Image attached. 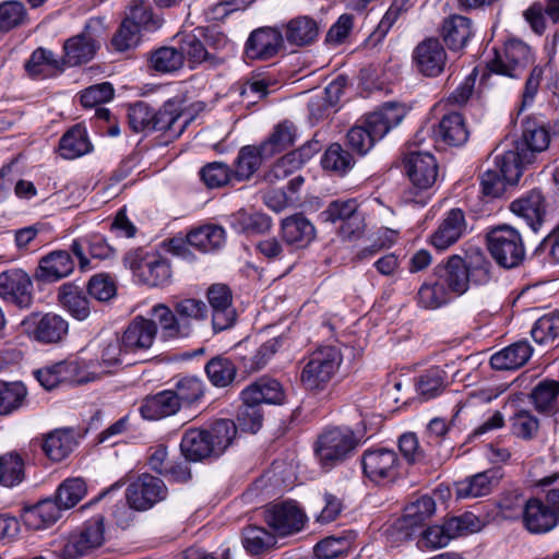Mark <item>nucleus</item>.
Returning a JSON list of instances; mask_svg holds the SVG:
<instances>
[{"mask_svg": "<svg viewBox=\"0 0 559 559\" xmlns=\"http://www.w3.org/2000/svg\"><path fill=\"white\" fill-rule=\"evenodd\" d=\"M404 117L405 109L403 106L386 103L379 110L367 115L361 123L348 130L346 144L357 155L364 156L378 140H381L392 128L400 124Z\"/></svg>", "mask_w": 559, "mask_h": 559, "instance_id": "nucleus-1", "label": "nucleus"}, {"mask_svg": "<svg viewBox=\"0 0 559 559\" xmlns=\"http://www.w3.org/2000/svg\"><path fill=\"white\" fill-rule=\"evenodd\" d=\"M549 143L550 134L545 126L527 122L522 139L515 143L514 148L502 154V167L507 179H520L524 167L534 162L536 153L546 151Z\"/></svg>", "mask_w": 559, "mask_h": 559, "instance_id": "nucleus-2", "label": "nucleus"}, {"mask_svg": "<svg viewBox=\"0 0 559 559\" xmlns=\"http://www.w3.org/2000/svg\"><path fill=\"white\" fill-rule=\"evenodd\" d=\"M487 249L496 263L511 270L522 265L526 249L521 233L508 224L497 225L486 234Z\"/></svg>", "mask_w": 559, "mask_h": 559, "instance_id": "nucleus-3", "label": "nucleus"}, {"mask_svg": "<svg viewBox=\"0 0 559 559\" xmlns=\"http://www.w3.org/2000/svg\"><path fill=\"white\" fill-rule=\"evenodd\" d=\"M342 362V354L334 346L314 350L301 372V383L307 390H323L332 380Z\"/></svg>", "mask_w": 559, "mask_h": 559, "instance_id": "nucleus-4", "label": "nucleus"}, {"mask_svg": "<svg viewBox=\"0 0 559 559\" xmlns=\"http://www.w3.org/2000/svg\"><path fill=\"white\" fill-rule=\"evenodd\" d=\"M21 326L31 340L43 345L61 344L69 334L68 320L55 312H32L22 320Z\"/></svg>", "mask_w": 559, "mask_h": 559, "instance_id": "nucleus-5", "label": "nucleus"}, {"mask_svg": "<svg viewBox=\"0 0 559 559\" xmlns=\"http://www.w3.org/2000/svg\"><path fill=\"white\" fill-rule=\"evenodd\" d=\"M357 444L352 429L334 427L318 437L314 452L323 467H332L343 462Z\"/></svg>", "mask_w": 559, "mask_h": 559, "instance_id": "nucleus-6", "label": "nucleus"}, {"mask_svg": "<svg viewBox=\"0 0 559 559\" xmlns=\"http://www.w3.org/2000/svg\"><path fill=\"white\" fill-rule=\"evenodd\" d=\"M532 62L531 48L519 39H511L506 43L502 50H495V56L488 61L487 68L496 74L519 78Z\"/></svg>", "mask_w": 559, "mask_h": 559, "instance_id": "nucleus-7", "label": "nucleus"}, {"mask_svg": "<svg viewBox=\"0 0 559 559\" xmlns=\"http://www.w3.org/2000/svg\"><path fill=\"white\" fill-rule=\"evenodd\" d=\"M103 543L104 519L96 516L68 535L61 556L63 559H79L99 548Z\"/></svg>", "mask_w": 559, "mask_h": 559, "instance_id": "nucleus-8", "label": "nucleus"}, {"mask_svg": "<svg viewBox=\"0 0 559 559\" xmlns=\"http://www.w3.org/2000/svg\"><path fill=\"white\" fill-rule=\"evenodd\" d=\"M126 262L140 281L148 286H165L171 280L170 264L159 255H144L142 250H135L127 254Z\"/></svg>", "mask_w": 559, "mask_h": 559, "instance_id": "nucleus-9", "label": "nucleus"}, {"mask_svg": "<svg viewBox=\"0 0 559 559\" xmlns=\"http://www.w3.org/2000/svg\"><path fill=\"white\" fill-rule=\"evenodd\" d=\"M167 493L168 489L163 479L144 473L128 486L126 498L130 508L146 511L163 501Z\"/></svg>", "mask_w": 559, "mask_h": 559, "instance_id": "nucleus-10", "label": "nucleus"}, {"mask_svg": "<svg viewBox=\"0 0 559 559\" xmlns=\"http://www.w3.org/2000/svg\"><path fill=\"white\" fill-rule=\"evenodd\" d=\"M361 466L364 474L373 483L393 481L399 476L400 460L394 450L369 449L361 455Z\"/></svg>", "mask_w": 559, "mask_h": 559, "instance_id": "nucleus-11", "label": "nucleus"}, {"mask_svg": "<svg viewBox=\"0 0 559 559\" xmlns=\"http://www.w3.org/2000/svg\"><path fill=\"white\" fill-rule=\"evenodd\" d=\"M154 116L153 132H160L171 140L179 138L194 119V116L182 107V103L176 99H169L159 108H155Z\"/></svg>", "mask_w": 559, "mask_h": 559, "instance_id": "nucleus-12", "label": "nucleus"}, {"mask_svg": "<svg viewBox=\"0 0 559 559\" xmlns=\"http://www.w3.org/2000/svg\"><path fill=\"white\" fill-rule=\"evenodd\" d=\"M263 516L265 523L282 536L299 532L306 520L302 510L290 501L265 506Z\"/></svg>", "mask_w": 559, "mask_h": 559, "instance_id": "nucleus-13", "label": "nucleus"}, {"mask_svg": "<svg viewBox=\"0 0 559 559\" xmlns=\"http://www.w3.org/2000/svg\"><path fill=\"white\" fill-rule=\"evenodd\" d=\"M33 283L21 269L0 273V297L19 308H29L33 304Z\"/></svg>", "mask_w": 559, "mask_h": 559, "instance_id": "nucleus-14", "label": "nucleus"}, {"mask_svg": "<svg viewBox=\"0 0 559 559\" xmlns=\"http://www.w3.org/2000/svg\"><path fill=\"white\" fill-rule=\"evenodd\" d=\"M206 297L212 308V326L215 332L231 328L237 319L233 306V294L225 284H213L207 288Z\"/></svg>", "mask_w": 559, "mask_h": 559, "instance_id": "nucleus-15", "label": "nucleus"}, {"mask_svg": "<svg viewBox=\"0 0 559 559\" xmlns=\"http://www.w3.org/2000/svg\"><path fill=\"white\" fill-rule=\"evenodd\" d=\"M284 46L283 33L275 27H259L252 31L245 44V55L250 60H270Z\"/></svg>", "mask_w": 559, "mask_h": 559, "instance_id": "nucleus-16", "label": "nucleus"}, {"mask_svg": "<svg viewBox=\"0 0 559 559\" xmlns=\"http://www.w3.org/2000/svg\"><path fill=\"white\" fill-rule=\"evenodd\" d=\"M447 52L436 37L420 41L413 51V60L419 73L428 78L440 75L447 64Z\"/></svg>", "mask_w": 559, "mask_h": 559, "instance_id": "nucleus-17", "label": "nucleus"}, {"mask_svg": "<svg viewBox=\"0 0 559 559\" xmlns=\"http://www.w3.org/2000/svg\"><path fill=\"white\" fill-rule=\"evenodd\" d=\"M93 24H99L97 20H91L84 31L66 40L63 45V64L69 67L80 66L91 61L99 48V41L92 32Z\"/></svg>", "mask_w": 559, "mask_h": 559, "instance_id": "nucleus-18", "label": "nucleus"}, {"mask_svg": "<svg viewBox=\"0 0 559 559\" xmlns=\"http://www.w3.org/2000/svg\"><path fill=\"white\" fill-rule=\"evenodd\" d=\"M157 326L155 321L136 316L123 331L122 346L126 354H138L150 349L156 338Z\"/></svg>", "mask_w": 559, "mask_h": 559, "instance_id": "nucleus-19", "label": "nucleus"}, {"mask_svg": "<svg viewBox=\"0 0 559 559\" xmlns=\"http://www.w3.org/2000/svg\"><path fill=\"white\" fill-rule=\"evenodd\" d=\"M404 169L412 183L420 190L432 187L438 177V164L430 153L411 152L406 154Z\"/></svg>", "mask_w": 559, "mask_h": 559, "instance_id": "nucleus-20", "label": "nucleus"}, {"mask_svg": "<svg viewBox=\"0 0 559 559\" xmlns=\"http://www.w3.org/2000/svg\"><path fill=\"white\" fill-rule=\"evenodd\" d=\"M510 210L522 217L537 233L547 219V204L540 190L533 189L524 197L514 200Z\"/></svg>", "mask_w": 559, "mask_h": 559, "instance_id": "nucleus-21", "label": "nucleus"}, {"mask_svg": "<svg viewBox=\"0 0 559 559\" xmlns=\"http://www.w3.org/2000/svg\"><path fill=\"white\" fill-rule=\"evenodd\" d=\"M435 510V500L424 495L405 507L403 515L396 520L394 527L404 535V538H411L415 530L423 526Z\"/></svg>", "mask_w": 559, "mask_h": 559, "instance_id": "nucleus-22", "label": "nucleus"}, {"mask_svg": "<svg viewBox=\"0 0 559 559\" xmlns=\"http://www.w3.org/2000/svg\"><path fill=\"white\" fill-rule=\"evenodd\" d=\"M524 527L532 534H545L558 524L557 516L547 504L538 498L528 499L521 510Z\"/></svg>", "mask_w": 559, "mask_h": 559, "instance_id": "nucleus-23", "label": "nucleus"}, {"mask_svg": "<svg viewBox=\"0 0 559 559\" xmlns=\"http://www.w3.org/2000/svg\"><path fill=\"white\" fill-rule=\"evenodd\" d=\"M433 276L444 283L451 295H462L469 286L466 259L456 254L451 255L445 263L438 264L433 270Z\"/></svg>", "mask_w": 559, "mask_h": 559, "instance_id": "nucleus-24", "label": "nucleus"}, {"mask_svg": "<svg viewBox=\"0 0 559 559\" xmlns=\"http://www.w3.org/2000/svg\"><path fill=\"white\" fill-rule=\"evenodd\" d=\"M74 261L66 250L52 251L39 261L35 278L43 283H53L73 272Z\"/></svg>", "mask_w": 559, "mask_h": 559, "instance_id": "nucleus-25", "label": "nucleus"}, {"mask_svg": "<svg viewBox=\"0 0 559 559\" xmlns=\"http://www.w3.org/2000/svg\"><path fill=\"white\" fill-rule=\"evenodd\" d=\"M320 32L317 20L309 15H298L285 24L283 36L292 46L307 47L317 41Z\"/></svg>", "mask_w": 559, "mask_h": 559, "instance_id": "nucleus-26", "label": "nucleus"}, {"mask_svg": "<svg viewBox=\"0 0 559 559\" xmlns=\"http://www.w3.org/2000/svg\"><path fill=\"white\" fill-rule=\"evenodd\" d=\"M281 230L284 241L296 248H306L316 238L313 224L301 213L284 218Z\"/></svg>", "mask_w": 559, "mask_h": 559, "instance_id": "nucleus-27", "label": "nucleus"}, {"mask_svg": "<svg viewBox=\"0 0 559 559\" xmlns=\"http://www.w3.org/2000/svg\"><path fill=\"white\" fill-rule=\"evenodd\" d=\"M466 227L464 213L460 209H452L431 235V243L439 250H444L455 243Z\"/></svg>", "mask_w": 559, "mask_h": 559, "instance_id": "nucleus-28", "label": "nucleus"}, {"mask_svg": "<svg viewBox=\"0 0 559 559\" xmlns=\"http://www.w3.org/2000/svg\"><path fill=\"white\" fill-rule=\"evenodd\" d=\"M176 395L173 390H163L156 394L146 396L139 408L143 418L157 420L173 416L180 411Z\"/></svg>", "mask_w": 559, "mask_h": 559, "instance_id": "nucleus-29", "label": "nucleus"}, {"mask_svg": "<svg viewBox=\"0 0 559 559\" xmlns=\"http://www.w3.org/2000/svg\"><path fill=\"white\" fill-rule=\"evenodd\" d=\"M241 400L259 405L262 403L282 404L285 400V392L276 379L262 377L242 390Z\"/></svg>", "mask_w": 559, "mask_h": 559, "instance_id": "nucleus-30", "label": "nucleus"}, {"mask_svg": "<svg viewBox=\"0 0 559 559\" xmlns=\"http://www.w3.org/2000/svg\"><path fill=\"white\" fill-rule=\"evenodd\" d=\"M440 35L450 50H462L473 36L472 21L463 15H450L443 21Z\"/></svg>", "mask_w": 559, "mask_h": 559, "instance_id": "nucleus-31", "label": "nucleus"}, {"mask_svg": "<svg viewBox=\"0 0 559 559\" xmlns=\"http://www.w3.org/2000/svg\"><path fill=\"white\" fill-rule=\"evenodd\" d=\"M150 314L151 320L155 321L157 329L159 328L163 341L188 338L173 306L157 304L151 308Z\"/></svg>", "mask_w": 559, "mask_h": 559, "instance_id": "nucleus-32", "label": "nucleus"}, {"mask_svg": "<svg viewBox=\"0 0 559 559\" xmlns=\"http://www.w3.org/2000/svg\"><path fill=\"white\" fill-rule=\"evenodd\" d=\"M58 300L78 320H85L91 313V304L83 288L73 283H66L59 287Z\"/></svg>", "mask_w": 559, "mask_h": 559, "instance_id": "nucleus-33", "label": "nucleus"}, {"mask_svg": "<svg viewBox=\"0 0 559 559\" xmlns=\"http://www.w3.org/2000/svg\"><path fill=\"white\" fill-rule=\"evenodd\" d=\"M174 310L178 314V320L187 337H190L195 330L197 324L207 318V306L204 301L195 298H185L173 304Z\"/></svg>", "mask_w": 559, "mask_h": 559, "instance_id": "nucleus-34", "label": "nucleus"}, {"mask_svg": "<svg viewBox=\"0 0 559 559\" xmlns=\"http://www.w3.org/2000/svg\"><path fill=\"white\" fill-rule=\"evenodd\" d=\"M436 134L447 145L462 146L468 140L469 131L460 112H450L440 120Z\"/></svg>", "mask_w": 559, "mask_h": 559, "instance_id": "nucleus-35", "label": "nucleus"}, {"mask_svg": "<svg viewBox=\"0 0 559 559\" xmlns=\"http://www.w3.org/2000/svg\"><path fill=\"white\" fill-rule=\"evenodd\" d=\"M532 355V347L525 341H519L490 357V366L496 370H512L525 365Z\"/></svg>", "mask_w": 559, "mask_h": 559, "instance_id": "nucleus-36", "label": "nucleus"}, {"mask_svg": "<svg viewBox=\"0 0 559 559\" xmlns=\"http://www.w3.org/2000/svg\"><path fill=\"white\" fill-rule=\"evenodd\" d=\"M180 449L187 461L199 462L207 457H215L214 449L205 429H189L186 431L180 442Z\"/></svg>", "mask_w": 559, "mask_h": 559, "instance_id": "nucleus-37", "label": "nucleus"}, {"mask_svg": "<svg viewBox=\"0 0 559 559\" xmlns=\"http://www.w3.org/2000/svg\"><path fill=\"white\" fill-rule=\"evenodd\" d=\"M530 400L537 412L555 414L559 409V381L551 379L539 381L530 393Z\"/></svg>", "mask_w": 559, "mask_h": 559, "instance_id": "nucleus-38", "label": "nucleus"}, {"mask_svg": "<svg viewBox=\"0 0 559 559\" xmlns=\"http://www.w3.org/2000/svg\"><path fill=\"white\" fill-rule=\"evenodd\" d=\"M75 444L72 430L56 429L43 439L40 445L47 457L53 462H60L73 451Z\"/></svg>", "mask_w": 559, "mask_h": 559, "instance_id": "nucleus-39", "label": "nucleus"}, {"mask_svg": "<svg viewBox=\"0 0 559 559\" xmlns=\"http://www.w3.org/2000/svg\"><path fill=\"white\" fill-rule=\"evenodd\" d=\"M92 151L86 129L81 124L70 128L59 141V153L64 159H74Z\"/></svg>", "mask_w": 559, "mask_h": 559, "instance_id": "nucleus-40", "label": "nucleus"}, {"mask_svg": "<svg viewBox=\"0 0 559 559\" xmlns=\"http://www.w3.org/2000/svg\"><path fill=\"white\" fill-rule=\"evenodd\" d=\"M452 298L450 289L433 275L421 284L416 300L423 309L433 310L447 305Z\"/></svg>", "mask_w": 559, "mask_h": 559, "instance_id": "nucleus-41", "label": "nucleus"}, {"mask_svg": "<svg viewBox=\"0 0 559 559\" xmlns=\"http://www.w3.org/2000/svg\"><path fill=\"white\" fill-rule=\"evenodd\" d=\"M498 478L493 471H485L467 477L456 484L455 492L457 498H478L491 492Z\"/></svg>", "mask_w": 559, "mask_h": 559, "instance_id": "nucleus-42", "label": "nucleus"}, {"mask_svg": "<svg viewBox=\"0 0 559 559\" xmlns=\"http://www.w3.org/2000/svg\"><path fill=\"white\" fill-rule=\"evenodd\" d=\"M187 242L201 252L213 251L224 245L225 230L216 225L201 226L187 235Z\"/></svg>", "mask_w": 559, "mask_h": 559, "instance_id": "nucleus-43", "label": "nucleus"}, {"mask_svg": "<svg viewBox=\"0 0 559 559\" xmlns=\"http://www.w3.org/2000/svg\"><path fill=\"white\" fill-rule=\"evenodd\" d=\"M171 390L181 407L195 405L205 395V384L203 380L197 376H183L178 378Z\"/></svg>", "mask_w": 559, "mask_h": 559, "instance_id": "nucleus-44", "label": "nucleus"}, {"mask_svg": "<svg viewBox=\"0 0 559 559\" xmlns=\"http://www.w3.org/2000/svg\"><path fill=\"white\" fill-rule=\"evenodd\" d=\"M296 128L293 123L284 121L278 123L272 134L261 143L260 147L264 157H272L294 145Z\"/></svg>", "mask_w": 559, "mask_h": 559, "instance_id": "nucleus-45", "label": "nucleus"}, {"mask_svg": "<svg viewBox=\"0 0 559 559\" xmlns=\"http://www.w3.org/2000/svg\"><path fill=\"white\" fill-rule=\"evenodd\" d=\"M207 438L214 449L215 457L222 455L234 442L237 436V425L230 419H217L209 429H205Z\"/></svg>", "mask_w": 559, "mask_h": 559, "instance_id": "nucleus-46", "label": "nucleus"}, {"mask_svg": "<svg viewBox=\"0 0 559 559\" xmlns=\"http://www.w3.org/2000/svg\"><path fill=\"white\" fill-rule=\"evenodd\" d=\"M205 373L214 386L226 388L236 378L237 368L233 360L224 355L211 358L205 367Z\"/></svg>", "mask_w": 559, "mask_h": 559, "instance_id": "nucleus-47", "label": "nucleus"}, {"mask_svg": "<svg viewBox=\"0 0 559 559\" xmlns=\"http://www.w3.org/2000/svg\"><path fill=\"white\" fill-rule=\"evenodd\" d=\"M497 169H488L480 176V190L484 197L489 199L500 198L507 185H516L520 179L511 181L507 179L502 167V155L497 156Z\"/></svg>", "mask_w": 559, "mask_h": 559, "instance_id": "nucleus-48", "label": "nucleus"}, {"mask_svg": "<svg viewBox=\"0 0 559 559\" xmlns=\"http://www.w3.org/2000/svg\"><path fill=\"white\" fill-rule=\"evenodd\" d=\"M261 147L247 145L240 148L235 160L234 178L237 181L249 179L261 166L262 159Z\"/></svg>", "mask_w": 559, "mask_h": 559, "instance_id": "nucleus-49", "label": "nucleus"}, {"mask_svg": "<svg viewBox=\"0 0 559 559\" xmlns=\"http://www.w3.org/2000/svg\"><path fill=\"white\" fill-rule=\"evenodd\" d=\"M63 508L56 499L39 501L29 512L27 519L31 525L36 528H46L55 524L60 518Z\"/></svg>", "mask_w": 559, "mask_h": 559, "instance_id": "nucleus-50", "label": "nucleus"}, {"mask_svg": "<svg viewBox=\"0 0 559 559\" xmlns=\"http://www.w3.org/2000/svg\"><path fill=\"white\" fill-rule=\"evenodd\" d=\"M445 382L447 372L440 367H432L417 378L416 390L424 400H430L444 390Z\"/></svg>", "mask_w": 559, "mask_h": 559, "instance_id": "nucleus-51", "label": "nucleus"}, {"mask_svg": "<svg viewBox=\"0 0 559 559\" xmlns=\"http://www.w3.org/2000/svg\"><path fill=\"white\" fill-rule=\"evenodd\" d=\"M322 167L338 175H345L355 165L354 156L338 143H332L321 159Z\"/></svg>", "mask_w": 559, "mask_h": 559, "instance_id": "nucleus-52", "label": "nucleus"}, {"mask_svg": "<svg viewBox=\"0 0 559 559\" xmlns=\"http://www.w3.org/2000/svg\"><path fill=\"white\" fill-rule=\"evenodd\" d=\"M466 265L468 281L474 285H487L493 278L492 263L479 250L467 254Z\"/></svg>", "mask_w": 559, "mask_h": 559, "instance_id": "nucleus-53", "label": "nucleus"}, {"mask_svg": "<svg viewBox=\"0 0 559 559\" xmlns=\"http://www.w3.org/2000/svg\"><path fill=\"white\" fill-rule=\"evenodd\" d=\"M27 22V11L21 1L10 0L0 3V33H8Z\"/></svg>", "mask_w": 559, "mask_h": 559, "instance_id": "nucleus-54", "label": "nucleus"}, {"mask_svg": "<svg viewBox=\"0 0 559 559\" xmlns=\"http://www.w3.org/2000/svg\"><path fill=\"white\" fill-rule=\"evenodd\" d=\"M27 395L22 382H0V415H9L19 409Z\"/></svg>", "mask_w": 559, "mask_h": 559, "instance_id": "nucleus-55", "label": "nucleus"}, {"mask_svg": "<svg viewBox=\"0 0 559 559\" xmlns=\"http://www.w3.org/2000/svg\"><path fill=\"white\" fill-rule=\"evenodd\" d=\"M179 49L183 59L187 57L192 63L206 61L211 67H217L223 63L221 58L207 52L203 43L195 35H186L180 43Z\"/></svg>", "mask_w": 559, "mask_h": 559, "instance_id": "nucleus-56", "label": "nucleus"}, {"mask_svg": "<svg viewBox=\"0 0 559 559\" xmlns=\"http://www.w3.org/2000/svg\"><path fill=\"white\" fill-rule=\"evenodd\" d=\"M86 491V484L82 478H68L59 485L55 499L63 510H68L76 506Z\"/></svg>", "mask_w": 559, "mask_h": 559, "instance_id": "nucleus-57", "label": "nucleus"}, {"mask_svg": "<svg viewBox=\"0 0 559 559\" xmlns=\"http://www.w3.org/2000/svg\"><path fill=\"white\" fill-rule=\"evenodd\" d=\"M59 369V378L62 384L81 385L98 379L94 372L87 371L76 360H61L57 362Z\"/></svg>", "mask_w": 559, "mask_h": 559, "instance_id": "nucleus-58", "label": "nucleus"}, {"mask_svg": "<svg viewBox=\"0 0 559 559\" xmlns=\"http://www.w3.org/2000/svg\"><path fill=\"white\" fill-rule=\"evenodd\" d=\"M150 62L152 68L162 73H170L179 70L183 64V57L180 49L164 46L151 53Z\"/></svg>", "mask_w": 559, "mask_h": 559, "instance_id": "nucleus-59", "label": "nucleus"}, {"mask_svg": "<svg viewBox=\"0 0 559 559\" xmlns=\"http://www.w3.org/2000/svg\"><path fill=\"white\" fill-rule=\"evenodd\" d=\"M441 527L450 542L453 538L479 531L480 522L476 515L471 512H466L460 516L447 519Z\"/></svg>", "mask_w": 559, "mask_h": 559, "instance_id": "nucleus-60", "label": "nucleus"}, {"mask_svg": "<svg viewBox=\"0 0 559 559\" xmlns=\"http://www.w3.org/2000/svg\"><path fill=\"white\" fill-rule=\"evenodd\" d=\"M24 478V462L19 454L8 453L0 456V485L13 487Z\"/></svg>", "mask_w": 559, "mask_h": 559, "instance_id": "nucleus-61", "label": "nucleus"}, {"mask_svg": "<svg viewBox=\"0 0 559 559\" xmlns=\"http://www.w3.org/2000/svg\"><path fill=\"white\" fill-rule=\"evenodd\" d=\"M130 26H135L140 32L142 28L155 29L159 27V21L154 19L152 8L142 0H133L129 13L123 20Z\"/></svg>", "mask_w": 559, "mask_h": 559, "instance_id": "nucleus-62", "label": "nucleus"}, {"mask_svg": "<svg viewBox=\"0 0 559 559\" xmlns=\"http://www.w3.org/2000/svg\"><path fill=\"white\" fill-rule=\"evenodd\" d=\"M155 107L140 100L129 106V126L134 132H153V119Z\"/></svg>", "mask_w": 559, "mask_h": 559, "instance_id": "nucleus-63", "label": "nucleus"}, {"mask_svg": "<svg viewBox=\"0 0 559 559\" xmlns=\"http://www.w3.org/2000/svg\"><path fill=\"white\" fill-rule=\"evenodd\" d=\"M532 337L538 344L552 342L559 337V311L554 310L540 317L531 331Z\"/></svg>", "mask_w": 559, "mask_h": 559, "instance_id": "nucleus-64", "label": "nucleus"}]
</instances>
